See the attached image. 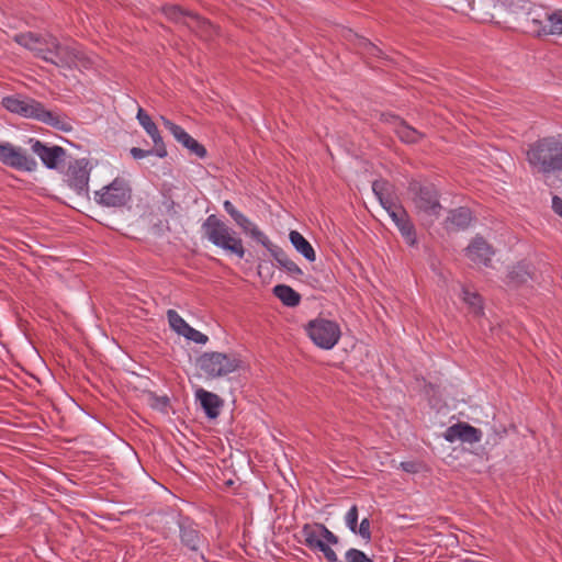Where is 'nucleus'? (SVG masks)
<instances>
[{"instance_id": "39448f33", "label": "nucleus", "mask_w": 562, "mask_h": 562, "mask_svg": "<svg viewBox=\"0 0 562 562\" xmlns=\"http://www.w3.org/2000/svg\"><path fill=\"white\" fill-rule=\"evenodd\" d=\"M527 160L538 172L562 170V139L547 137L537 142L527 151Z\"/></svg>"}, {"instance_id": "72a5a7b5", "label": "nucleus", "mask_w": 562, "mask_h": 562, "mask_svg": "<svg viewBox=\"0 0 562 562\" xmlns=\"http://www.w3.org/2000/svg\"><path fill=\"white\" fill-rule=\"evenodd\" d=\"M330 546H334V544L327 540H321V542H318L311 550L314 552H322L328 562H337L338 557H337L336 552L331 549Z\"/></svg>"}, {"instance_id": "7ed1b4c3", "label": "nucleus", "mask_w": 562, "mask_h": 562, "mask_svg": "<svg viewBox=\"0 0 562 562\" xmlns=\"http://www.w3.org/2000/svg\"><path fill=\"white\" fill-rule=\"evenodd\" d=\"M203 236L214 246L227 254L244 258L245 247L243 239L225 222L212 214L202 224Z\"/></svg>"}, {"instance_id": "20e7f679", "label": "nucleus", "mask_w": 562, "mask_h": 562, "mask_svg": "<svg viewBox=\"0 0 562 562\" xmlns=\"http://www.w3.org/2000/svg\"><path fill=\"white\" fill-rule=\"evenodd\" d=\"M3 106L15 114L26 119H35L56 128L67 131L69 124L57 113L46 110L40 102L21 95H12L2 99Z\"/></svg>"}, {"instance_id": "a878e982", "label": "nucleus", "mask_w": 562, "mask_h": 562, "mask_svg": "<svg viewBox=\"0 0 562 562\" xmlns=\"http://www.w3.org/2000/svg\"><path fill=\"white\" fill-rule=\"evenodd\" d=\"M273 294L286 306L294 307L300 304L301 296L291 286L278 284L273 288Z\"/></svg>"}, {"instance_id": "f257e3e1", "label": "nucleus", "mask_w": 562, "mask_h": 562, "mask_svg": "<svg viewBox=\"0 0 562 562\" xmlns=\"http://www.w3.org/2000/svg\"><path fill=\"white\" fill-rule=\"evenodd\" d=\"M15 42L35 56L60 68L86 66V57L76 45H63L52 35L22 33L14 37Z\"/></svg>"}, {"instance_id": "9b49d317", "label": "nucleus", "mask_w": 562, "mask_h": 562, "mask_svg": "<svg viewBox=\"0 0 562 562\" xmlns=\"http://www.w3.org/2000/svg\"><path fill=\"white\" fill-rule=\"evenodd\" d=\"M411 191L415 193V207L425 220L432 222L439 216L441 205L438 201V192L434 186H422L414 182L411 184Z\"/></svg>"}, {"instance_id": "79ce46f5", "label": "nucleus", "mask_w": 562, "mask_h": 562, "mask_svg": "<svg viewBox=\"0 0 562 562\" xmlns=\"http://www.w3.org/2000/svg\"><path fill=\"white\" fill-rule=\"evenodd\" d=\"M151 151L149 150H144V149H140V148H137V147H133L131 149V155L133 156V158L135 159H142V158H145L146 156H148Z\"/></svg>"}, {"instance_id": "393cba45", "label": "nucleus", "mask_w": 562, "mask_h": 562, "mask_svg": "<svg viewBox=\"0 0 562 562\" xmlns=\"http://www.w3.org/2000/svg\"><path fill=\"white\" fill-rule=\"evenodd\" d=\"M136 117L138 123L153 139L154 144L162 145V138L160 136L157 125L153 122L150 116L142 108L138 109Z\"/></svg>"}, {"instance_id": "4c0bfd02", "label": "nucleus", "mask_w": 562, "mask_h": 562, "mask_svg": "<svg viewBox=\"0 0 562 562\" xmlns=\"http://www.w3.org/2000/svg\"><path fill=\"white\" fill-rule=\"evenodd\" d=\"M347 562H373L364 552L358 549H349L345 554Z\"/></svg>"}, {"instance_id": "b1692460", "label": "nucleus", "mask_w": 562, "mask_h": 562, "mask_svg": "<svg viewBox=\"0 0 562 562\" xmlns=\"http://www.w3.org/2000/svg\"><path fill=\"white\" fill-rule=\"evenodd\" d=\"M289 238L293 247L306 260L313 262L316 260V254L310 241L297 231H291Z\"/></svg>"}, {"instance_id": "2eb2a0df", "label": "nucleus", "mask_w": 562, "mask_h": 562, "mask_svg": "<svg viewBox=\"0 0 562 562\" xmlns=\"http://www.w3.org/2000/svg\"><path fill=\"white\" fill-rule=\"evenodd\" d=\"M162 12L167 19L177 23L186 24L193 31H200L202 36L204 30L206 32L209 29L212 27V25L207 21L200 18L198 14L186 11L175 4L164 7Z\"/></svg>"}, {"instance_id": "412c9836", "label": "nucleus", "mask_w": 562, "mask_h": 562, "mask_svg": "<svg viewBox=\"0 0 562 562\" xmlns=\"http://www.w3.org/2000/svg\"><path fill=\"white\" fill-rule=\"evenodd\" d=\"M493 250L491 246L481 237H476L467 248V256L476 265L487 266Z\"/></svg>"}, {"instance_id": "a211bd4d", "label": "nucleus", "mask_w": 562, "mask_h": 562, "mask_svg": "<svg viewBox=\"0 0 562 562\" xmlns=\"http://www.w3.org/2000/svg\"><path fill=\"white\" fill-rule=\"evenodd\" d=\"M302 542L308 548L312 549L315 547L321 540H327L333 544L338 543V538L335 536L327 527L323 524H305L301 530Z\"/></svg>"}, {"instance_id": "f8f14e48", "label": "nucleus", "mask_w": 562, "mask_h": 562, "mask_svg": "<svg viewBox=\"0 0 562 562\" xmlns=\"http://www.w3.org/2000/svg\"><path fill=\"white\" fill-rule=\"evenodd\" d=\"M0 162L21 171H34L36 160L27 155L26 150L9 142L0 143Z\"/></svg>"}, {"instance_id": "f3484780", "label": "nucleus", "mask_w": 562, "mask_h": 562, "mask_svg": "<svg viewBox=\"0 0 562 562\" xmlns=\"http://www.w3.org/2000/svg\"><path fill=\"white\" fill-rule=\"evenodd\" d=\"M164 126L172 134L178 143L186 147L191 154L203 158L206 155V149L193 137H191L181 126L172 123L165 116L160 117Z\"/></svg>"}, {"instance_id": "4468645a", "label": "nucleus", "mask_w": 562, "mask_h": 562, "mask_svg": "<svg viewBox=\"0 0 562 562\" xmlns=\"http://www.w3.org/2000/svg\"><path fill=\"white\" fill-rule=\"evenodd\" d=\"M91 167L86 158L70 162L65 171V181L79 195H86L89 188Z\"/></svg>"}, {"instance_id": "f03ea898", "label": "nucleus", "mask_w": 562, "mask_h": 562, "mask_svg": "<svg viewBox=\"0 0 562 562\" xmlns=\"http://www.w3.org/2000/svg\"><path fill=\"white\" fill-rule=\"evenodd\" d=\"M203 236L214 246L227 254L244 258L245 247L243 239L225 222L212 214L202 224Z\"/></svg>"}, {"instance_id": "bb28decb", "label": "nucleus", "mask_w": 562, "mask_h": 562, "mask_svg": "<svg viewBox=\"0 0 562 562\" xmlns=\"http://www.w3.org/2000/svg\"><path fill=\"white\" fill-rule=\"evenodd\" d=\"M395 133L405 143H415L420 138L418 131L402 121L397 122Z\"/></svg>"}, {"instance_id": "2f4dec72", "label": "nucleus", "mask_w": 562, "mask_h": 562, "mask_svg": "<svg viewBox=\"0 0 562 562\" xmlns=\"http://www.w3.org/2000/svg\"><path fill=\"white\" fill-rule=\"evenodd\" d=\"M531 277L527 265H518L509 272V282L519 284L525 283Z\"/></svg>"}, {"instance_id": "37998d69", "label": "nucleus", "mask_w": 562, "mask_h": 562, "mask_svg": "<svg viewBox=\"0 0 562 562\" xmlns=\"http://www.w3.org/2000/svg\"><path fill=\"white\" fill-rule=\"evenodd\" d=\"M552 209L557 214H559L562 217V199H560L559 196H553Z\"/></svg>"}, {"instance_id": "c756f323", "label": "nucleus", "mask_w": 562, "mask_h": 562, "mask_svg": "<svg viewBox=\"0 0 562 562\" xmlns=\"http://www.w3.org/2000/svg\"><path fill=\"white\" fill-rule=\"evenodd\" d=\"M548 27L547 35H561L562 34V10L553 12L548 11Z\"/></svg>"}, {"instance_id": "ea45409f", "label": "nucleus", "mask_w": 562, "mask_h": 562, "mask_svg": "<svg viewBox=\"0 0 562 562\" xmlns=\"http://www.w3.org/2000/svg\"><path fill=\"white\" fill-rule=\"evenodd\" d=\"M224 210L231 215V217L235 221L241 214L231 201H225L223 203Z\"/></svg>"}, {"instance_id": "aec40b11", "label": "nucleus", "mask_w": 562, "mask_h": 562, "mask_svg": "<svg viewBox=\"0 0 562 562\" xmlns=\"http://www.w3.org/2000/svg\"><path fill=\"white\" fill-rule=\"evenodd\" d=\"M195 398L200 402L209 418H216L223 406V401L215 393L198 387L194 392Z\"/></svg>"}, {"instance_id": "a18cd8bd", "label": "nucleus", "mask_w": 562, "mask_h": 562, "mask_svg": "<svg viewBox=\"0 0 562 562\" xmlns=\"http://www.w3.org/2000/svg\"><path fill=\"white\" fill-rule=\"evenodd\" d=\"M166 154H167V153H166V149H165V148H162L161 150H158V153H157V155H158L159 157H165V156H166Z\"/></svg>"}, {"instance_id": "c9c22d12", "label": "nucleus", "mask_w": 562, "mask_h": 562, "mask_svg": "<svg viewBox=\"0 0 562 562\" xmlns=\"http://www.w3.org/2000/svg\"><path fill=\"white\" fill-rule=\"evenodd\" d=\"M346 526L353 533L357 532L358 526V508L356 505L351 506L345 516Z\"/></svg>"}, {"instance_id": "c85d7f7f", "label": "nucleus", "mask_w": 562, "mask_h": 562, "mask_svg": "<svg viewBox=\"0 0 562 562\" xmlns=\"http://www.w3.org/2000/svg\"><path fill=\"white\" fill-rule=\"evenodd\" d=\"M472 220L470 210L460 207L451 212L449 221L458 228H465Z\"/></svg>"}, {"instance_id": "f704fd0d", "label": "nucleus", "mask_w": 562, "mask_h": 562, "mask_svg": "<svg viewBox=\"0 0 562 562\" xmlns=\"http://www.w3.org/2000/svg\"><path fill=\"white\" fill-rule=\"evenodd\" d=\"M447 5H449L452 10L469 14L470 8L474 0H445Z\"/></svg>"}, {"instance_id": "c03bdc74", "label": "nucleus", "mask_w": 562, "mask_h": 562, "mask_svg": "<svg viewBox=\"0 0 562 562\" xmlns=\"http://www.w3.org/2000/svg\"><path fill=\"white\" fill-rule=\"evenodd\" d=\"M360 45H362L368 52L372 54H374V52H378V48L364 38L360 40Z\"/></svg>"}, {"instance_id": "dca6fc26", "label": "nucleus", "mask_w": 562, "mask_h": 562, "mask_svg": "<svg viewBox=\"0 0 562 562\" xmlns=\"http://www.w3.org/2000/svg\"><path fill=\"white\" fill-rule=\"evenodd\" d=\"M29 143L32 151L38 156L48 169H56L65 160L66 151L59 146H46L34 138H31Z\"/></svg>"}, {"instance_id": "cd10ccee", "label": "nucleus", "mask_w": 562, "mask_h": 562, "mask_svg": "<svg viewBox=\"0 0 562 562\" xmlns=\"http://www.w3.org/2000/svg\"><path fill=\"white\" fill-rule=\"evenodd\" d=\"M167 318L170 328L180 336H183L190 327V325L175 310L167 311Z\"/></svg>"}, {"instance_id": "0eeeda50", "label": "nucleus", "mask_w": 562, "mask_h": 562, "mask_svg": "<svg viewBox=\"0 0 562 562\" xmlns=\"http://www.w3.org/2000/svg\"><path fill=\"white\" fill-rule=\"evenodd\" d=\"M198 367L209 378H222L236 372L241 360L236 353L204 352L198 358Z\"/></svg>"}, {"instance_id": "7c9ffc66", "label": "nucleus", "mask_w": 562, "mask_h": 562, "mask_svg": "<svg viewBox=\"0 0 562 562\" xmlns=\"http://www.w3.org/2000/svg\"><path fill=\"white\" fill-rule=\"evenodd\" d=\"M181 539L182 542L191 550H196L201 542V538L196 529L193 527H181Z\"/></svg>"}, {"instance_id": "4be33fe9", "label": "nucleus", "mask_w": 562, "mask_h": 562, "mask_svg": "<svg viewBox=\"0 0 562 562\" xmlns=\"http://www.w3.org/2000/svg\"><path fill=\"white\" fill-rule=\"evenodd\" d=\"M235 223L245 234H248L254 240L261 244L265 248L270 247L272 244L268 236L243 213L235 220Z\"/></svg>"}, {"instance_id": "a19ab883", "label": "nucleus", "mask_w": 562, "mask_h": 562, "mask_svg": "<svg viewBox=\"0 0 562 562\" xmlns=\"http://www.w3.org/2000/svg\"><path fill=\"white\" fill-rule=\"evenodd\" d=\"M401 469L409 472V473H416L418 471V464L415 462H401L400 464Z\"/></svg>"}, {"instance_id": "473e14b6", "label": "nucleus", "mask_w": 562, "mask_h": 562, "mask_svg": "<svg viewBox=\"0 0 562 562\" xmlns=\"http://www.w3.org/2000/svg\"><path fill=\"white\" fill-rule=\"evenodd\" d=\"M462 300L469 305V307L474 314L479 315L482 312V300L476 293L463 289Z\"/></svg>"}, {"instance_id": "423d86ee", "label": "nucleus", "mask_w": 562, "mask_h": 562, "mask_svg": "<svg viewBox=\"0 0 562 562\" xmlns=\"http://www.w3.org/2000/svg\"><path fill=\"white\" fill-rule=\"evenodd\" d=\"M386 187L387 183L382 180H376L372 183V190L383 209L387 212L404 239L409 245H414L416 241L414 226L411 223L406 211L402 206L393 203L390 198L385 196Z\"/></svg>"}, {"instance_id": "6e6552de", "label": "nucleus", "mask_w": 562, "mask_h": 562, "mask_svg": "<svg viewBox=\"0 0 562 562\" xmlns=\"http://www.w3.org/2000/svg\"><path fill=\"white\" fill-rule=\"evenodd\" d=\"M305 329L311 340L324 350L333 349L341 336L340 326L335 321L324 317L310 321Z\"/></svg>"}, {"instance_id": "6ab92c4d", "label": "nucleus", "mask_w": 562, "mask_h": 562, "mask_svg": "<svg viewBox=\"0 0 562 562\" xmlns=\"http://www.w3.org/2000/svg\"><path fill=\"white\" fill-rule=\"evenodd\" d=\"M443 438L449 442L476 443L481 441L482 432L467 423H457L446 429Z\"/></svg>"}, {"instance_id": "58836bf2", "label": "nucleus", "mask_w": 562, "mask_h": 562, "mask_svg": "<svg viewBox=\"0 0 562 562\" xmlns=\"http://www.w3.org/2000/svg\"><path fill=\"white\" fill-rule=\"evenodd\" d=\"M356 535H359L366 541H370L371 531H370V521L368 518H363L361 520L359 527L357 526Z\"/></svg>"}, {"instance_id": "1a4fd4ad", "label": "nucleus", "mask_w": 562, "mask_h": 562, "mask_svg": "<svg viewBox=\"0 0 562 562\" xmlns=\"http://www.w3.org/2000/svg\"><path fill=\"white\" fill-rule=\"evenodd\" d=\"M93 200L104 207H123L132 200V189L122 178H115L111 183L94 191Z\"/></svg>"}, {"instance_id": "5701e85b", "label": "nucleus", "mask_w": 562, "mask_h": 562, "mask_svg": "<svg viewBox=\"0 0 562 562\" xmlns=\"http://www.w3.org/2000/svg\"><path fill=\"white\" fill-rule=\"evenodd\" d=\"M267 250L290 276L293 278H300L303 276L302 269L292 259H290L280 247L271 244Z\"/></svg>"}, {"instance_id": "ddd939ff", "label": "nucleus", "mask_w": 562, "mask_h": 562, "mask_svg": "<svg viewBox=\"0 0 562 562\" xmlns=\"http://www.w3.org/2000/svg\"><path fill=\"white\" fill-rule=\"evenodd\" d=\"M522 7H517L516 15H524L522 20L525 27L529 33L537 36L547 35L546 30L548 27V10L540 5L531 4L524 0Z\"/></svg>"}, {"instance_id": "9d476101", "label": "nucleus", "mask_w": 562, "mask_h": 562, "mask_svg": "<svg viewBox=\"0 0 562 562\" xmlns=\"http://www.w3.org/2000/svg\"><path fill=\"white\" fill-rule=\"evenodd\" d=\"M524 0H474L469 16L477 22H492L503 11L517 13L516 8L522 7Z\"/></svg>"}, {"instance_id": "e433bc0d", "label": "nucleus", "mask_w": 562, "mask_h": 562, "mask_svg": "<svg viewBox=\"0 0 562 562\" xmlns=\"http://www.w3.org/2000/svg\"><path fill=\"white\" fill-rule=\"evenodd\" d=\"M183 337L188 340H191L199 345H205L209 341V337L203 333L194 329L193 327H189Z\"/></svg>"}]
</instances>
